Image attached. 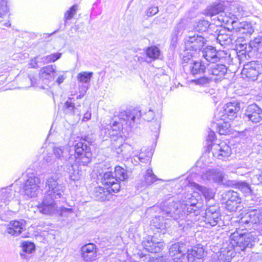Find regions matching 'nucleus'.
I'll use <instances>...</instances> for the list:
<instances>
[{
	"label": "nucleus",
	"mask_w": 262,
	"mask_h": 262,
	"mask_svg": "<svg viewBox=\"0 0 262 262\" xmlns=\"http://www.w3.org/2000/svg\"><path fill=\"white\" fill-rule=\"evenodd\" d=\"M211 80H212L211 77L208 78L204 76L196 79L192 80V82H194L196 84L203 86L209 83Z\"/></svg>",
	"instance_id": "obj_49"
},
{
	"label": "nucleus",
	"mask_w": 262,
	"mask_h": 262,
	"mask_svg": "<svg viewBox=\"0 0 262 262\" xmlns=\"http://www.w3.org/2000/svg\"><path fill=\"white\" fill-rule=\"evenodd\" d=\"M227 32L228 31L225 29L220 30L217 33V36L215 37L217 42L224 47L232 44L233 40V37Z\"/></svg>",
	"instance_id": "obj_29"
},
{
	"label": "nucleus",
	"mask_w": 262,
	"mask_h": 262,
	"mask_svg": "<svg viewBox=\"0 0 262 262\" xmlns=\"http://www.w3.org/2000/svg\"><path fill=\"white\" fill-rule=\"evenodd\" d=\"M154 112L152 110H149L147 112L145 113L143 115V119L147 121H150L154 119Z\"/></svg>",
	"instance_id": "obj_53"
},
{
	"label": "nucleus",
	"mask_w": 262,
	"mask_h": 262,
	"mask_svg": "<svg viewBox=\"0 0 262 262\" xmlns=\"http://www.w3.org/2000/svg\"><path fill=\"white\" fill-rule=\"evenodd\" d=\"M77 10V6L76 5L72 6L69 10H67L64 13V18L65 21L67 20L71 19L76 14Z\"/></svg>",
	"instance_id": "obj_46"
},
{
	"label": "nucleus",
	"mask_w": 262,
	"mask_h": 262,
	"mask_svg": "<svg viewBox=\"0 0 262 262\" xmlns=\"http://www.w3.org/2000/svg\"><path fill=\"white\" fill-rule=\"evenodd\" d=\"M102 184L107 186L113 192H118L120 189V184L112 172L107 171L103 173L101 178Z\"/></svg>",
	"instance_id": "obj_17"
},
{
	"label": "nucleus",
	"mask_w": 262,
	"mask_h": 262,
	"mask_svg": "<svg viewBox=\"0 0 262 262\" xmlns=\"http://www.w3.org/2000/svg\"><path fill=\"white\" fill-rule=\"evenodd\" d=\"M115 178L117 181H126L128 179L127 171L119 166L115 168Z\"/></svg>",
	"instance_id": "obj_35"
},
{
	"label": "nucleus",
	"mask_w": 262,
	"mask_h": 262,
	"mask_svg": "<svg viewBox=\"0 0 262 262\" xmlns=\"http://www.w3.org/2000/svg\"><path fill=\"white\" fill-rule=\"evenodd\" d=\"M6 0H0V19L3 18L8 11ZM2 21L0 19V22Z\"/></svg>",
	"instance_id": "obj_48"
},
{
	"label": "nucleus",
	"mask_w": 262,
	"mask_h": 262,
	"mask_svg": "<svg viewBox=\"0 0 262 262\" xmlns=\"http://www.w3.org/2000/svg\"><path fill=\"white\" fill-rule=\"evenodd\" d=\"M207 69L208 74L211 76L210 77L212 80L215 82L220 81L223 79L227 71L225 65L216 64V63L208 64Z\"/></svg>",
	"instance_id": "obj_12"
},
{
	"label": "nucleus",
	"mask_w": 262,
	"mask_h": 262,
	"mask_svg": "<svg viewBox=\"0 0 262 262\" xmlns=\"http://www.w3.org/2000/svg\"><path fill=\"white\" fill-rule=\"evenodd\" d=\"M206 40L201 35H189L185 38L186 49L197 51L201 50L205 44Z\"/></svg>",
	"instance_id": "obj_14"
},
{
	"label": "nucleus",
	"mask_w": 262,
	"mask_h": 262,
	"mask_svg": "<svg viewBox=\"0 0 262 262\" xmlns=\"http://www.w3.org/2000/svg\"><path fill=\"white\" fill-rule=\"evenodd\" d=\"M40 183V180L38 176L33 173L28 174L23 186L25 195L29 198L36 196L39 192Z\"/></svg>",
	"instance_id": "obj_7"
},
{
	"label": "nucleus",
	"mask_w": 262,
	"mask_h": 262,
	"mask_svg": "<svg viewBox=\"0 0 262 262\" xmlns=\"http://www.w3.org/2000/svg\"><path fill=\"white\" fill-rule=\"evenodd\" d=\"M235 252H236L234 247L227 243L224 245V247L221 249L219 253H214L211 256V259L214 262H230L231 259L235 256Z\"/></svg>",
	"instance_id": "obj_8"
},
{
	"label": "nucleus",
	"mask_w": 262,
	"mask_h": 262,
	"mask_svg": "<svg viewBox=\"0 0 262 262\" xmlns=\"http://www.w3.org/2000/svg\"><path fill=\"white\" fill-rule=\"evenodd\" d=\"M39 75L42 79L53 80L56 76V67L50 65L42 68L40 70Z\"/></svg>",
	"instance_id": "obj_30"
},
{
	"label": "nucleus",
	"mask_w": 262,
	"mask_h": 262,
	"mask_svg": "<svg viewBox=\"0 0 262 262\" xmlns=\"http://www.w3.org/2000/svg\"><path fill=\"white\" fill-rule=\"evenodd\" d=\"M81 98V95H79L77 97V98L78 99V98Z\"/></svg>",
	"instance_id": "obj_63"
},
{
	"label": "nucleus",
	"mask_w": 262,
	"mask_h": 262,
	"mask_svg": "<svg viewBox=\"0 0 262 262\" xmlns=\"http://www.w3.org/2000/svg\"><path fill=\"white\" fill-rule=\"evenodd\" d=\"M77 163L78 162H77ZM62 168L64 170L68 172L69 178L72 181L78 180L82 175L81 172L79 170V167L75 162H72V163H67Z\"/></svg>",
	"instance_id": "obj_28"
},
{
	"label": "nucleus",
	"mask_w": 262,
	"mask_h": 262,
	"mask_svg": "<svg viewBox=\"0 0 262 262\" xmlns=\"http://www.w3.org/2000/svg\"><path fill=\"white\" fill-rule=\"evenodd\" d=\"M134 160L138 163V162L146 163L150 160V156L146 155V154L141 152L139 155L134 154Z\"/></svg>",
	"instance_id": "obj_43"
},
{
	"label": "nucleus",
	"mask_w": 262,
	"mask_h": 262,
	"mask_svg": "<svg viewBox=\"0 0 262 262\" xmlns=\"http://www.w3.org/2000/svg\"><path fill=\"white\" fill-rule=\"evenodd\" d=\"M201 195L198 192L186 194L183 198V203L180 202H169L161 205V209L164 217H171L178 222L180 226L183 224L186 215L196 216L200 214L201 204L199 203Z\"/></svg>",
	"instance_id": "obj_1"
},
{
	"label": "nucleus",
	"mask_w": 262,
	"mask_h": 262,
	"mask_svg": "<svg viewBox=\"0 0 262 262\" xmlns=\"http://www.w3.org/2000/svg\"><path fill=\"white\" fill-rule=\"evenodd\" d=\"M112 190L108 188L98 186L95 188L93 193V197L99 201L109 200L112 196Z\"/></svg>",
	"instance_id": "obj_23"
},
{
	"label": "nucleus",
	"mask_w": 262,
	"mask_h": 262,
	"mask_svg": "<svg viewBox=\"0 0 262 262\" xmlns=\"http://www.w3.org/2000/svg\"><path fill=\"white\" fill-rule=\"evenodd\" d=\"M143 244L146 250L150 253H159L163 247V243L157 241L154 237L144 241Z\"/></svg>",
	"instance_id": "obj_25"
},
{
	"label": "nucleus",
	"mask_w": 262,
	"mask_h": 262,
	"mask_svg": "<svg viewBox=\"0 0 262 262\" xmlns=\"http://www.w3.org/2000/svg\"><path fill=\"white\" fill-rule=\"evenodd\" d=\"M224 178L223 172L219 169H209L202 175L204 181H213L216 183L222 182Z\"/></svg>",
	"instance_id": "obj_22"
},
{
	"label": "nucleus",
	"mask_w": 262,
	"mask_h": 262,
	"mask_svg": "<svg viewBox=\"0 0 262 262\" xmlns=\"http://www.w3.org/2000/svg\"><path fill=\"white\" fill-rule=\"evenodd\" d=\"M239 110L240 104L238 102L234 101L228 103L219 113V118L223 121L233 120L236 117L237 113Z\"/></svg>",
	"instance_id": "obj_10"
},
{
	"label": "nucleus",
	"mask_w": 262,
	"mask_h": 262,
	"mask_svg": "<svg viewBox=\"0 0 262 262\" xmlns=\"http://www.w3.org/2000/svg\"><path fill=\"white\" fill-rule=\"evenodd\" d=\"M230 23L232 27V29L241 34L250 35L254 31L251 23L247 21L240 22L238 20H232Z\"/></svg>",
	"instance_id": "obj_20"
},
{
	"label": "nucleus",
	"mask_w": 262,
	"mask_h": 262,
	"mask_svg": "<svg viewBox=\"0 0 262 262\" xmlns=\"http://www.w3.org/2000/svg\"><path fill=\"white\" fill-rule=\"evenodd\" d=\"M141 258H144V257ZM143 260L145 262H166L163 257L154 258V257H151L149 255H145Z\"/></svg>",
	"instance_id": "obj_51"
},
{
	"label": "nucleus",
	"mask_w": 262,
	"mask_h": 262,
	"mask_svg": "<svg viewBox=\"0 0 262 262\" xmlns=\"http://www.w3.org/2000/svg\"><path fill=\"white\" fill-rule=\"evenodd\" d=\"M91 118V113L90 112H86L84 114L82 121H87Z\"/></svg>",
	"instance_id": "obj_57"
},
{
	"label": "nucleus",
	"mask_w": 262,
	"mask_h": 262,
	"mask_svg": "<svg viewBox=\"0 0 262 262\" xmlns=\"http://www.w3.org/2000/svg\"><path fill=\"white\" fill-rule=\"evenodd\" d=\"M146 54L147 57L152 60H155L159 57L160 51L158 47L152 46L146 49Z\"/></svg>",
	"instance_id": "obj_38"
},
{
	"label": "nucleus",
	"mask_w": 262,
	"mask_h": 262,
	"mask_svg": "<svg viewBox=\"0 0 262 262\" xmlns=\"http://www.w3.org/2000/svg\"><path fill=\"white\" fill-rule=\"evenodd\" d=\"M36 58H37L35 57L31 60L29 64L31 68H37L38 66H37V61Z\"/></svg>",
	"instance_id": "obj_56"
},
{
	"label": "nucleus",
	"mask_w": 262,
	"mask_h": 262,
	"mask_svg": "<svg viewBox=\"0 0 262 262\" xmlns=\"http://www.w3.org/2000/svg\"><path fill=\"white\" fill-rule=\"evenodd\" d=\"M258 179L260 182L262 183V174L258 176Z\"/></svg>",
	"instance_id": "obj_62"
},
{
	"label": "nucleus",
	"mask_w": 262,
	"mask_h": 262,
	"mask_svg": "<svg viewBox=\"0 0 262 262\" xmlns=\"http://www.w3.org/2000/svg\"><path fill=\"white\" fill-rule=\"evenodd\" d=\"M215 138V133L214 132L210 131L208 133L207 140L208 142H212L214 140Z\"/></svg>",
	"instance_id": "obj_54"
},
{
	"label": "nucleus",
	"mask_w": 262,
	"mask_h": 262,
	"mask_svg": "<svg viewBox=\"0 0 262 262\" xmlns=\"http://www.w3.org/2000/svg\"><path fill=\"white\" fill-rule=\"evenodd\" d=\"M141 117L140 111L137 113V116L132 114L129 112H121L118 116H115L111 121L110 123L104 127L102 130L107 136H113L112 146L113 151L117 155H121L124 158L128 159L131 155L129 151L130 150V146L123 144V139L121 136H117L120 130L122 128L123 124L127 125H131L135 121L137 117L139 119Z\"/></svg>",
	"instance_id": "obj_2"
},
{
	"label": "nucleus",
	"mask_w": 262,
	"mask_h": 262,
	"mask_svg": "<svg viewBox=\"0 0 262 262\" xmlns=\"http://www.w3.org/2000/svg\"><path fill=\"white\" fill-rule=\"evenodd\" d=\"M45 193L42 203L38 206L40 212L45 214H51L56 211L61 216H68L73 212L72 208L62 207L57 210L55 201L63 197L64 186L59 184L57 176L48 178L45 185Z\"/></svg>",
	"instance_id": "obj_3"
},
{
	"label": "nucleus",
	"mask_w": 262,
	"mask_h": 262,
	"mask_svg": "<svg viewBox=\"0 0 262 262\" xmlns=\"http://www.w3.org/2000/svg\"><path fill=\"white\" fill-rule=\"evenodd\" d=\"M239 46L241 50H245V52L253 50L258 53H262V36H257L251 40L248 46L246 44H241Z\"/></svg>",
	"instance_id": "obj_27"
},
{
	"label": "nucleus",
	"mask_w": 262,
	"mask_h": 262,
	"mask_svg": "<svg viewBox=\"0 0 262 262\" xmlns=\"http://www.w3.org/2000/svg\"><path fill=\"white\" fill-rule=\"evenodd\" d=\"M230 244L234 247L236 252L245 250L247 248H251L257 242V237L252 232H243V230H237L231 234L229 239Z\"/></svg>",
	"instance_id": "obj_5"
},
{
	"label": "nucleus",
	"mask_w": 262,
	"mask_h": 262,
	"mask_svg": "<svg viewBox=\"0 0 262 262\" xmlns=\"http://www.w3.org/2000/svg\"><path fill=\"white\" fill-rule=\"evenodd\" d=\"M204 250L203 247H194L188 250L187 259L188 262H204Z\"/></svg>",
	"instance_id": "obj_26"
},
{
	"label": "nucleus",
	"mask_w": 262,
	"mask_h": 262,
	"mask_svg": "<svg viewBox=\"0 0 262 262\" xmlns=\"http://www.w3.org/2000/svg\"><path fill=\"white\" fill-rule=\"evenodd\" d=\"M12 191L11 190H6L3 191L0 195V200L4 203L7 204L11 199H12Z\"/></svg>",
	"instance_id": "obj_45"
},
{
	"label": "nucleus",
	"mask_w": 262,
	"mask_h": 262,
	"mask_svg": "<svg viewBox=\"0 0 262 262\" xmlns=\"http://www.w3.org/2000/svg\"><path fill=\"white\" fill-rule=\"evenodd\" d=\"M262 73V64L258 61H251L244 64L242 74L244 78L249 81H254Z\"/></svg>",
	"instance_id": "obj_6"
},
{
	"label": "nucleus",
	"mask_w": 262,
	"mask_h": 262,
	"mask_svg": "<svg viewBox=\"0 0 262 262\" xmlns=\"http://www.w3.org/2000/svg\"><path fill=\"white\" fill-rule=\"evenodd\" d=\"M226 196L227 198L226 204L227 210L230 212L236 211L239 207L241 202L238 193L234 191H229L226 193Z\"/></svg>",
	"instance_id": "obj_18"
},
{
	"label": "nucleus",
	"mask_w": 262,
	"mask_h": 262,
	"mask_svg": "<svg viewBox=\"0 0 262 262\" xmlns=\"http://www.w3.org/2000/svg\"><path fill=\"white\" fill-rule=\"evenodd\" d=\"M210 23L206 20H200L194 26V30L198 32H204L208 28Z\"/></svg>",
	"instance_id": "obj_40"
},
{
	"label": "nucleus",
	"mask_w": 262,
	"mask_h": 262,
	"mask_svg": "<svg viewBox=\"0 0 262 262\" xmlns=\"http://www.w3.org/2000/svg\"><path fill=\"white\" fill-rule=\"evenodd\" d=\"M204 222L206 224L213 227L221 222L219 207L217 205H208L206 210Z\"/></svg>",
	"instance_id": "obj_11"
},
{
	"label": "nucleus",
	"mask_w": 262,
	"mask_h": 262,
	"mask_svg": "<svg viewBox=\"0 0 262 262\" xmlns=\"http://www.w3.org/2000/svg\"><path fill=\"white\" fill-rule=\"evenodd\" d=\"M211 149L214 157L222 160H226L231 154L230 147L224 142L213 144Z\"/></svg>",
	"instance_id": "obj_16"
},
{
	"label": "nucleus",
	"mask_w": 262,
	"mask_h": 262,
	"mask_svg": "<svg viewBox=\"0 0 262 262\" xmlns=\"http://www.w3.org/2000/svg\"><path fill=\"white\" fill-rule=\"evenodd\" d=\"M224 6L222 3L214 4L209 6L206 10V13L210 16L223 12Z\"/></svg>",
	"instance_id": "obj_33"
},
{
	"label": "nucleus",
	"mask_w": 262,
	"mask_h": 262,
	"mask_svg": "<svg viewBox=\"0 0 262 262\" xmlns=\"http://www.w3.org/2000/svg\"><path fill=\"white\" fill-rule=\"evenodd\" d=\"M239 223L250 227L252 225L262 224V209H250L241 217Z\"/></svg>",
	"instance_id": "obj_9"
},
{
	"label": "nucleus",
	"mask_w": 262,
	"mask_h": 262,
	"mask_svg": "<svg viewBox=\"0 0 262 262\" xmlns=\"http://www.w3.org/2000/svg\"><path fill=\"white\" fill-rule=\"evenodd\" d=\"M93 75L92 72H81L77 76V80L81 83H87L90 82Z\"/></svg>",
	"instance_id": "obj_37"
},
{
	"label": "nucleus",
	"mask_w": 262,
	"mask_h": 262,
	"mask_svg": "<svg viewBox=\"0 0 262 262\" xmlns=\"http://www.w3.org/2000/svg\"><path fill=\"white\" fill-rule=\"evenodd\" d=\"M237 186L238 189L246 195L250 194L251 193L252 190L248 183L245 182H239Z\"/></svg>",
	"instance_id": "obj_42"
},
{
	"label": "nucleus",
	"mask_w": 262,
	"mask_h": 262,
	"mask_svg": "<svg viewBox=\"0 0 262 262\" xmlns=\"http://www.w3.org/2000/svg\"><path fill=\"white\" fill-rule=\"evenodd\" d=\"M61 53H56L51 54L50 55L45 56L42 58L43 61L45 63H49L51 62H55L60 58Z\"/></svg>",
	"instance_id": "obj_44"
},
{
	"label": "nucleus",
	"mask_w": 262,
	"mask_h": 262,
	"mask_svg": "<svg viewBox=\"0 0 262 262\" xmlns=\"http://www.w3.org/2000/svg\"><path fill=\"white\" fill-rule=\"evenodd\" d=\"M185 251V244L183 243H177L172 244L169 248L171 258L167 262H184V252Z\"/></svg>",
	"instance_id": "obj_13"
},
{
	"label": "nucleus",
	"mask_w": 262,
	"mask_h": 262,
	"mask_svg": "<svg viewBox=\"0 0 262 262\" xmlns=\"http://www.w3.org/2000/svg\"><path fill=\"white\" fill-rule=\"evenodd\" d=\"M81 255L83 259L86 262H92L96 259L97 250L95 245L89 243L81 248Z\"/></svg>",
	"instance_id": "obj_19"
},
{
	"label": "nucleus",
	"mask_w": 262,
	"mask_h": 262,
	"mask_svg": "<svg viewBox=\"0 0 262 262\" xmlns=\"http://www.w3.org/2000/svg\"><path fill=\"white\" fill-rule=\"evenodd\" d=\"M136 57L138 58V60L139 61H141V62H142L143 61H145L149 62H150L151 61V60H150V61H147L146 59H144V58L141 57H139V56H136Z\"/></svg>",
	"instance_id": "obj_60"
},
{
	"label": "nucleus",
	"mask_w": 262,
	"mask_h": 262,
	"mask_svg": "<svg viewBox=\"0 0 262 262\" xmlns=\"http://www.w3.org/2000/svg\"><path fill=\"white\" fill-rule=\"evenodd\" d=\"M193 186L204 196L207 201V205L208 206V204L212 205L211 203H209V202L210 201L214 202V196L215 194L214 191L209 188L200 186L196 183H194Z\"/></svg>",
	"instance_id": "obj_31"
},
{
	"label": "nucleus",
	"mask_w": 262,
	"mask_h": 262,
	"mask_svg": "<svg viewBox=\"0 0 262 262\" xmlns=\"http://www.w3.org/2000/svg\"><path fill=\"white\" fill-rule=\"evenodd\" d=\"M244 119L253 123H258L262 120V109L257 104L253 103L247 107Z\"/></svg>",
	"instance_id": "obj_15"
},
{
	"label": "nucleus",
	"mask_w": 262,
	"mask_h": 262,
	"mask_svg": "<svg viewBox=\"0 0 262 262\" xmlns=\"http://www.w3.org/2000/svg\"><path fill=\"white\" fill-rule=\"evenodd\" d=\"M144 179L145 183L147 185L151 184L157 180L156 176L153 173L152 170L150 169L146 170Z\"/></svg>",
	"instance_id": "obj_41"
},
{
	"label": "nucleus",
	"mask_w": 262,
	"mask_h": 262,
	"mask_svg": "<svg viewBox=\"0 0 262 262\" xmlns=\"http://www.w3.org/2000/svg\"><path fill=\"white\" fill-rule=\"evenodd\" d=\"M206 68V66L201 61H194L189 66L190 72L194 76L203 73Z\"/></svg>",
	"instance_id": "obj_32"
},
{
	"label": "nucleus",
	"mask_w": 262,
	"mask_h": 262,
	"mask_svg": "<svg viewBox=\"0 0 262 262\" xmlns=\"http://www.w3.org/2000/svg\"><path fill=\"white\" fill-rule=\"evenodd\" d=\"M157 126H158V128H159L160 127V124H157Z\"/></svg>",
	"instance_id": "obj_64"
},
{
	"label": "nucleus",
	"mask_w": 262,
	"mask_h": 262,
	"mask_svg": "<svg viewBox=\"0 0 262 262\" xmlns=\"http://www.w3.org/2000/svg\"><path fill=\"white\" fill-rule=\"evenodd\" d=\"M64 79H65V77L63 75H61L58 77V78L56 80V82L58 83V84H60L63 82V81Z\"/></svg>",
	"instance_id": "obj_59"
},
{
	"label": "nucleus",
	"mask_w": 262,
	"mask_h": 262,
	"mask_svg": "<svg viewBox=\"0 0 262 262\" xmlns=\"http://www.w3.org/2000/svg\"><path fill=\"white\" fill-rule=\"evenodd\" d=\"M231 10L233 13V15L236 18L241 17L244 16V11L243 7L238 3L232 4L230 7Z\"/></svg>",
	"instance_id": "obj_39"
},
{
	"label": "nucleus",
	"mask_w": 262,
	"mask_h": 262,
	"mask_svg": "<svg viewBox=\"0 0 262 262\" xmlns=\"http://www.w3.org/2000/svg\"><path fill=\"white\" fill-rule=\"evenodd\" d=\"M224 124H221L220 123L216 124V126L218 127L217 130L220 135H225L228 132V127L230 126V125L228 123V121H224Z\"/></svg>",
	"instance_id": "obj_50"
},
{
	"label": "nucleus",
	"mask_w": 262,
	"mask_h": 262,
	"mask_svg": "<svg viewBox=\"0 0 262 262\" xmlns=\"http://www.w3.org/2000/svg\"><path fill=\"white\" fill-rule=\"evenodd\" d=\"M159 12L158 7L157 6H152L149 7L146 11V15L148 17H151L156 14Z\"/></svg>",
	"instance_id": "obj_52"
},
{
	"label": "nucleus",
	"mask_w": 262,
	"mask_h": 262,
	"mask_svg": "<svg viewBox=\"0 0 262 262\" xmlns=\"http://www.w3.org/2000/svg\"><path fill=\"white\" fill-rule=\"evenodd\" d=\"M77 108L75 104L72 102V98L69 97L64 104V112L66 114L74 115L76 113Z\"/></svg>",
	"instance_id": "obj_36"
},
{
	"label": "nucleus",
	"mask_w": 262,
	"mask_h": 262,
	"mask_svg": "<svg viewBox=\"0 0 262 262\" xmlns=\"http://www.w3.org/2000/svg\"><path fill=\"white\" fill-rule=\"evenodd\" d=\"M44 160L46 161L47 163H52L55 162V161H53V159L50 155H47L44 158Z\"/></svg>",
	"instance_id": "obj_58"
},
{
	"label": "nucleus",
	"mask_w": 262,
	"mask_h": 262,
	"mask_svg": "<svg viewBox=\"0 0 262 262\" xmlns=\"http://www.w3.org/2000/svg\"><path fill=\"white\" fill-rule=\"evenodd\" d=\"M250 262H262V259L258 255H254L250 259Z\"/></svg>",
	"instance_id": "obj_55"
},
{
	"label": "nucleus",
	"mask_w": 262,
	"mask_h": 262,
	"mask_svg": "<svg viewBox=\"0 0 262 262\" xmlns=\"http://www.w3.org/2000/svg\"><path fill=\"white\" fill-rule=\"evenodd\" d=\"M29 78L32 83V85H33L34 78L33 76H31V75L29 76Z\"/></svg>",
	"instance_id": "obj_61"
},
{
	"label": "nucleus",
	"mask_w": 262,
	"mask_h": 262,
	"mask_svg": "<svg viewBox=\"0 0 262 262\" xmlns=\"http://www.w3.org/2000/svg\"><path fill=\"white\" fill-rule=\"evenodd\" d=\"M75 155L71 154L68 146H55L53 149L54 155L59 161L57 164L62 167L67 163L77 162L80 165H87L91 161V148L84 142L80 141L74 145Z\"/></svg>",
	"instance_id": "obj_4"
},
{
	"label": "nucleus",
	"mask_w": 262,
	"mask_h": 262,
	"mask_svg": "<svg viewBox=\"0 0 262 262\" xmlns=\"http://www.w3.org/2000/svg\"><path fill=\"white\" fill-rule=\"evenodd\" d=\"M202 56L210 63H216L221 59V52L212 46H207L202 51Z\"/></svg>",
	"instance_id": "obj_21"
},
{
	"label": "nucleus",
	"mask_w": 262,
	"mask_h": 262,
	"mask_svg": "<svg viewBox=\"0 0 262 262\" xmlns=\"http://www.w3.org/2000/svg\"><path fill=\"white\" fill-rule=\"evenodd\" d=\"M185 29V24L183 22H180L174 28L172 35L177 36L181 35Z\"/></svg>",
	"instance_id": "obj_47"
},
{
	"label": "nucleus",
	"mask_w": 262,
	"mask_h": 262,
	"mask_svg": "<svg viewBox=\"0 0 262 262\" xmlns=\"http://www.w3.org/2000/svg\"><path fill=\"white\" fill-rule=\"evenodd\" d=\"M35 245L33 243L28 242L22 244L23 252L20 253L22 258L27 259L28 256L26 254H30L35 251Z\"/></svg>",
	"instance_id": "obj_34"
},
{
	"label": "nucleus",
	"mask_w": 262,
	"mask_h": 262,
	"mask_svg": "<svg viewBox=\"0 0 262 262\" xmlns=\"http://www.w3.org/2000/svg\"><path fill=\"white\" fill-rule=\"evenodd\" d=\"M25 229V223L23 221H13L10 222L7 228V232L13 236H17Z\"/></svg>",
	"instance_id": "obj_24"
}]
</instances>
